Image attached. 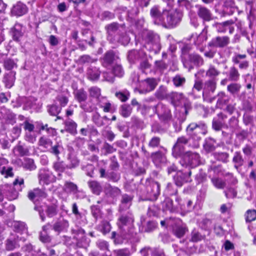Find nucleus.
I'll return each instance as SVG.
<instances>
[{
	"mask_svg": "<svg viewBox=\"0 0 256 256\" xmlns=\"http://www.w3.org/2000/svg\"><path fill=\"white\" fill-rule=\"evenodd\" d=\"M22 26L20 24H16L12 28V32L13 40L18 42L20 38L22 36Z\"/></svg>",
	"mask_w": 256,
	"mask_h": 256,
	"instance_id": "nucleus-24",
	"label": "nucleus"
},
{
	"mask_svg": "<svg viewBox=\"0 0 256 256\" xmlns=\"http://www.w3.org/2000/svg\"><path fill=\"white\" fill-rule=\"evenodd\" d=\"M4 166H2V168L0 170V172L2 175H4L6 178H8V176L12 177L14 176V174L12 172V168L10 166L6 167Z\"/></svg>",
	"mask_w": 256,
	"mask_h": 256,
	"instance_id": "nucleus-57",
	"label": "nucleus"
},
{
	"mask_svg": "<svg viewBox=\"0 0 256 256\" xmlns=\"http://www.w3.org/2000/svg\"><path fill=\"white\" fill-rule=\"evenodd\" d=\"M144 82L146 86V92L154 90L158 83L157 80L154 78H148L144 80Z\"/></svg>",
	"mask_w": 256,
	"mask_h": 256,
	"instance_id": "nucleus-28",
	"label": "nucleus"
},
{
	"mask_svg": "<svg viewBox=\"0 0 256 256\" xmlns=\"http://www.w3.org/2000/svg\"><path fill=\"white\" fill-rule=\"evenodd\" d=\"M38 178L40 184H48L56 180V177L52 172L48 169L40 170L38 174Z\"/></svg>",
	"mask_w": 256,
	"mask_h": 256,
	"instance_id": "nucleus-9",
	"label": "nucleus"
},
{
	"mask_svg": "<svg viewBox=\"0 0 256 256\" xmlns=\"http://www.w3.org/2000/svg\"><path fill=\"white\" fill-rule=\"evenodd\" d=\"M74 94L75 98L80 103L84 102L88 98L87 93L83 88L75 90Z\"/></svg>",
	"mask_w": 256,
	"mask_h": 256,
	"instance_id": "nucleus-33",
	"label": "nucleus"
},
{
	"mask_svg": "<svg viewBox=\"0 0 256 256\" xmlns=\"http://www.w3.org/2000/svg\"><path fill=\"white\" fill-rule=\"evenodd\" d=\"M114 41H116L122 45H126L129 43L130 38L124 30H122L118 36H114Z\"/></svg>",
	"mask_w": 256,
	"mask_h": 256,
	"instance_id": "nucleus-22",
	"label": "nucleus"
},
{
	"mask_svg": "<svg viewBox=\"0 0 256 256\" xmlns=\"http://www.w3.org/2000/svg\"><path fill=\"white\" fill-rule=\"evenodd\" d=\"M138 50H133L128 52V58L130 62H133L138 58Z\"/></svg>",
	"mask_w": 256,
	"mask_h": 256,
	"instance_id": "nucleus-59",
	"label": "nucleus"
},
{
	"mask_svg": "<svg viewBox=\"0 0 256 256\" xmlns=\"http://www.w3.org/2000/svg\"><path fill=\"white\" fill-rule=\"evenodd\" d=\"M156 108L158 116L164 120L168 121L170 119V110L166 105L162 103L158 104Z\"/></svg>",
	"mask_w": 256,
	"mask_h": 256,
	"instance_id": "nucleus-14",
	"label": "nucleus"
},
{
	"mask_svg": "<svg viewBox=\"0 0 256 256\" xmlns=\"http://www.w3.org/2000/svg\"><path fill=\"white\" fill-rule=\"evenodd\" d=\"M203 238L202 236L198 231L194 230L191 234L190 240L192 242H197Z\"/></svg>",
	"mask_w": 256,
	"mask_h": 256,
	"instance_id": "nucleus-61",
	"label": "nucleus"
},
{
	"mask_svg": "<svg viewBox=\"0 0 256 256\" xmlns=\"http://www.w3.org/2000/svg\"><path fill=\"white\" fill-rule=\"evenodd\" d=\"M4 66L6 70H10L14 68H16V64L14 60L10 58H7L4 62Z\"/></svg>",
	"mask_w": 256,
	"mask_h": 256,
	"instance_id": "nucleus-58",
	"label": "nucleus"
},
{
	"mask_svg": "<svg viewBox=\"0 0 256 256\" xmlns=\"http://www.w3.org/2000/svg\"><path fill=\"white\" fill-rule=\"evenodd\" d=\"M241 86L238 84H232L228 86V90L232 94H235L240 91Z\"/></svg>",
	"mask_w": 256,
	"mask_h": 256,
	"instance_id": "nucleus-60",
	"label": "nucleus"
},
{
	"mask_svg": "<svg viewBox=\"0 0 256 256\" xmlns=\"http://www.w3.org/2000/svg\"><path fill=\"white\" fill-rule=\"evenodd\" d=\"M68 160L69 161V164L67 166L70 168H74L79 164V160L77 158L72 154H70L68 155Z\"/></svg>",
	"mask_w": 256,
	"mask_h": 256,
	"instance_id": "nucleus-49",
	"label": "nucleus"
},
{
	"mask_svg": "<svg viewBox=\"0 0 256 256\" xmlns=\"http://www.w3.org/2000/svg\"><path fill=\"white\" fill-rule=\"evenodd\" d=\"M160 139L159 137L154 136L149 142L148 146L152 148H158L160 144Z\"/></svg>",
	"mask_w": 256,
	"mask_h": 256,
	"instance_id": "nucleus-64",
	"label": "nucleus"
},
{
	"mask_svg": "<svg viewBox=\"0 0 256 256\" xmlns=\"http://www.w3.org/2000/svg\"><path fill=\"white\" fill-rule=\"evenodd\" d=\"M88 92L90 96L94 98H96L98 100V102L100 100H101L100 98L101 92L100 89L96 86H93L89 88Z\"/></svg>",
	"mask_w": 256,
	"mask_h": 256,
	"instance_id": "nucleus-39",
	"label": "nucleus"
},
{
	"mask_svg": "<svg viewBox=\"0 0 256 256\" xmlns=\"http://www.w3.org/2000/svg\"><path fill=\"white\" fill-rule=\"evenodd\" d=\"M132 197L126 194L122 196L121 204L119 207V211L122 212L130 208L132 204Z\"/></svg>",
	"mask_w": 256,
	"mask_h": 256,
	"instance_id": "nucleus-20",
	"label": "nucleus"
},
{
	"mask_svg": "<svg viewBox=\"0 0 256 256\" xmlns=\"http://www.w3.org/2000/svg\"><path fill=\"white\" fill-rule=\"evenodd\" d=\"M19 240H22V238L18 236H16L14 234H12L7 239L6 243V248L8 250H12L19 246L17 242Z\"/></svg>",
	"mask_w": 256,
	"mask_h": 256,
	"instance_id": "nucleus-15",
	"label": "nucleus"
},
{
	"mask_svg": "<svg viewBox=\"0 0 256 256\" xmlns=\"http://www.w3.org/2000/svg\"><path fill=\"white\" fill-rule=\"evenodd\" d=\"M22 166L24 168L29 170H32L36 168L34 160L29 158H26L22 162Z\"/></svg>",
	"mask_w": 256,
	"mask_h": 256,
	"instance_id": "nucleus-45",
	"label": "nucleus"
},
{
	"mask_svg": "<svg viewBox=\"0 0 256 256\" xmlns=\"http://www.w3.org/2000/svg\"><path fill=\"white\" fill-rule=\"evenodd\" d=\"M134 216L129 212L121 214L117 222L118 236L124 240H130L131 242H134L136 234L134 230Z\"/></svg>",
	"mask_w": 256,
	"mask_h": 256,
	"instance_id": "nucleus-1",
	"label": "nucleus"
},
{
	"mask_svg": "<svg viewBox=\"0 0 256 256\" xmlns=\"http://www.w3.org/2000/svg\"><path fill=\"white\" fill-rule=\"evenodd\" d=\"M46 213L48 216L52 218L57 214V206L55 204H50L46 206Z\"/></svg>",
	"mask_w": 256,
	"mask_h": 256,
	"instance_id": "nucleus-53",
	"label": "nucleus"
},
{
	"mask_svg": "<svg viewBox=\"0 0 256 256\" xmlns=\"http://www.w3.org/2000/svg\"><path fill=\"white\" fill-rule=\"evenodd\" d=\"M106 194L112 198H116L120 194V190L116 187L108 186L105 190Z\"/></svg>",
	"mask_w": 256,
	"mask_h": 256,
	"instance_id": "nucleus-31",
	"label": "nucleus"
},
{
	"mask_svg": "<svg viewBox=\"0 0 256 256\" xmlns=\"http://www.w3.org/2000/svg\"><path fill=\"white\" fill-rule=\"evenodd\" d=\"M181 201L182 200L176 196L175 199L176 204H174L170 198H166L162 202V208L165 210H168L172 212H177L180 210H182L186 208L184 204H181Z\"/></svg>",
	"mask_w": 256,
	"mask_h": 256,
	"instance_id": "nucleus-8",
	"label": "nucleus"
},
{
	"mask_svg": "<svg viewBox=\"0 0 256 256\" xmlns=\"http://www.w3.org/2000/svg\"><path fill=\"white\" fill-rule=\"evenodd\" d=\"M132 108L129 104H124L120 108V113L124 118L130 116L132 114Z\"/></svg>",
	"mask_w": 256,
	"mask_h": 256,
	"instance_id": "nucleus-37",
	"label": "nucleus"
},
{
	"mask_svg": "<svg viewBox=\"0 0 256 256\" xmlns=\"http://www.w3.org/2000/svg\"><path fill=\"white\" fill-rule=\"evenodd\" d=\"M172 82L176 87L182 86L186 82V78L178 74L173 78Z\"/></svg>",
	"mask_w": 256,
	"mask_h": 256,
	"instance_id": "nucleus-51",
	"label": "nucleus"
},
{
	"mask_svg": "<svg viewBox=\"0 0 256 256\" xmlns=\"http://www.w3.org/2000/svg\"><path fill=\"white\" fill-rule=\"evenodd\" d=\"M171 99L173 104H176L177 102H181L184 98L182 94L176 92H172L169 94V98Z\"/></svg>",
	"mask_w": 256,
	"mask_h": 256,
	"instance_id": "nucleus-46",
	"label": "nucleus"
},
{
	"mask_svg": "<svg viewBox=\"0 0 256 256\" xmlns=\"http://www.w3.org/2000/svg\"><path fill=\"white\" fill-rule=\"evenodd\" d=\"M221 168L216 166L208 170L209 176H212L211 181L213 185L218 189H222L224 188V174Z\"/></svg>",
	"mask_w": 256,
	"mask_h": 256,
	"instance_id": "nucleus-4",
	"label": "nucleus"
},
{
	"mask_svg": "<svg viewBox=\"0 0 256 256\" xmlns=\"http://www.w3.org/2000/svg\"><path fill=\"white\" fill-rule=\"evenodd\" d=\"M224 124V117L222 112H220L213 120L212 127L216 130L221 129Z\"/></svg>",
	"mask_w": 256,
	"mask_h": 256,
	"instance_id": "nucleus-27",
	"label": "nucleus"
},
{
	"mask_svg": "<svg viewBox=\"0 0 256 256\" xmlns=\"http://www.w3.org/2000/svg\"><path fill=\"white\" fill-rule=\"evenodd\" d=\"M215 141L211 138H208L206 140V142L204 144V148L207 152L213 151L215 148Z\"/></svg>",
	"mask_w": 256,
	"mask_h": 256,
	"instance_id": "nucleus-48",
	"label": "nucleus"
},
{
	"mask_svg": "<svg viewBox=\"0 0 256 256\" xmlns=\"http://www.w3.org/2000/svg\"><path fill=\"white\" fill-rule=\"evenodd\" d=\"M108 34V38L114 41V36H118L122 30H124L123 26H120L117 23H112L106 27Z\"/></svg>",
	"mask_w": 256,
	"mask_h": 256,
	"instance_id": "nucleus-12",
	"label": "nucleus"
},
{
	"mask_svg": "<svg viewBox=\"0 0 256 256\" xmlns=\"http://www.w3.org/2000/svg\"><path fill=\"white\" fill-rule=\"evenodd\" d=\"M46 197V194L42 190L39 188H35L30 191L28 194V198L34 202L40 199Z\"/></svg>",
	"mask_w": 256,
	"mask_h": 256,
	"instance_id": "nucleus-18",
	"label": "nucleus"
},
{
	"mask_svg": "<svg viewBox=\"0 0 256 256\" xmlns=\"http://www.w3.org/2000/svg\"><path fill=\"white\" fill-rule=\"evenodd\" d=\"M64 190L66 192L76 193L78 187L76 184L72 182H66L64 185Z\"/></svg>",
	"mask_w": 256,
	"mask_h": 256,
	"instance_id": "nucleus-50",
	"label": "nucleus"
},
{
	"mask_svg": "<svg viewBox=\"0 0 256 256\" xmlns=\"http://www.w3.org/2000/svg\"><path fill=\"white\" fill-rule=\"evenodd\" d=\"M52 144V140L46 136H41L38 142V144L45 148H50Z\"/></svg>",
	"mask_w": 256,
	"mask_h": 256,
	"instance_id": "nucleus-38",
	"label": "nucleus"
},
{
	"mask_svg": "<svg viewBox=\"0 0 256 256\" xmlns=\"http://www.w3.org/2000/svg\"><path fill=\"white\" fill-rule=\"evenodd\" d=\"M188 58L190 62L194 66H200L202 65L204 63L202 58L197 54H190L189 55Z\"/></svg>",
	"mask_w": 256,
	"mask_h": 256,
	"instance_id": "nucleus-35",
	"label": "nucleus"
},
{
	"mask_svg": "<svg viewBox=\"0 0 256 256\" xmlns=\"http://www.w3.org/2000/svg\"><path fill=\"white\" fill-rule=\"evenodd\" d=\"M198 16L204 20L209 21L211 20V14L210 11L205 7L198 6Z\"/></svg>",
	"mask_w": 256,
	"mask_h": 256,
	"instance_id": "nucleus-25",
	"label": "nucleus"
},
{
	"mask_svg": "<svg viewBox=\"0 0 256 256\" xmlns=\"http://www.w3.org/2000/svg\"><path fill=\"white\" fill-rule=\"evenodd\" d=\"M88 186L92 192L98 195L102 191V187L100 184L96 181H90L88 182Z\"/></svg>",
	"mask_w": 256,
	"mask_h": 256,
	"instance_id": "nucleus-41",
	"label": "nucleus"
},
{
	"mask_svg": "<svg viewBox=\"0 0 256 256\" xmlns=\"http://www.w3.org/2000/svg\"><path fill=\"white\" fill-rule=\"evenodd\" d=\"M187 231V228L183 225L176 226L173 228V232L174 234L178 238L183 236Z\"/></svg>",
	"mask_w": 256,
	"mask_h": 256,
	"instance_id": "nucleus-42",
	"label": "nucleus"
},
{
	"mask_svg": "<svg viewBox=\"0 0 256 256\" xmlns=\"http://www.w3.org/2000/svg\"><path fill=\"white\" fill-rule=\"evenodd\" d=\"M13 226L14 228V232L24 234L27 232V228L26 224L24 222L16 221L13 223Z\"/></svg>",
	"mask_w": 256,
	"mask_h": 256,
	"instance_id": "nucleus-34",
	"label": "nucleus"
},
{
	"mask_svg": "<svg viewBox=\"0 0 256 256\" xmlns=\"http://www.w3.org/2000/svg\"><path fill=\"white\" fill-rule=\"evenodd\" d=\"M11 12L13 15L22 16L27 12L28 8L26 4L18 2L13 6Z\"/></svg>",
	"mask_w": 256,
	"mask_h": 256,
	"instance_id": "nucleus-17",
	"label": "nucleus"
},
{
	"mask_svg": "<svg viewBox=\"0 0 256 256\" xmlns=\"http://www.w3.org/2000/svg\"><path fill=\"white\" fill-rule=\"evenodd\" d=\"M68 226V221L62 219L59 220L53 225V229L54 231L60 233L61 232L66 230Z\"/></svg>",
	"mask_w": 256,
	"mask_h": 256,
	"instance_id": "nucleus-21",
	"label": "nucleus"
},
{
	"mask_svg": "<svg viewBox=\"0 0 256 256\" xmlns=\"http://www.w3.org/2000/svg\"><path fill=\"white\" fill-rule=\"evenodd\" d=\"M208 46H209L223 47L224 46V38L218 36L213 38L212 40L208 43Z\"/></svg>",
	"mask_w": 256,
	"mask_h": 256,
	"instance_id": "nucleus-44",
	"label": "nucleus"
},
{
	"mask_svg": "<svg viewBox=\"0 0 256 256\" xmlns=\"http://www.w3.org/2000/svg\"><path fill=\"white\" fill-rule=\"evenodd\" d=\"M188 140L185 136L178 138L172 148V154L176 157L180 156L184 152V146L188 144Z\"/></svg>",
	"mask_w": 256,
	"mask_h": 256,
	"instance_id": "nucleus-11",
	"label": "nucleus"
},
{
	"mask_svg": "<svg viewBox=\"0 0 256 256\" xmlns=\"http://www.w3.org/2000/svg\"><path fill=\"white\" fill-rule=\"evenodd\" d=\"M190 175L191 172H189L188 174L183 173L180 171L177 172L176 174L174 176L175 184L178 186H182L184 183L190 182Z\"/></svg>",
	"mask_w": 256,
	"mask_h": 256,
	"instance_id": "nucleus-13",
	"label": "nucleus"
},
{
	"mask_svg": "<svg viewBox=\"0 0 256 256\" xmlns=\"http://www.w3.org/2000/svg\"><path fill=\"white\" fill-rule=\"evenodd\" d=\"M50 225L46 224L42 226V230L40 232V239L42 242L47 243L50 242V236L48 235V230L50 229Z\"/></svg>",
	"mask_w": 256,
	"mask_h": 256,
	"instance_id": "nucleus-26",
	"label": "nucleus"
},
{
	"mask_svg": "<svg viewBox=\"0 0 256 256\" xmlns=\"http://www.w3.org/2000/svg\"><path fill=\"white\" fill-rule=\"evenodd\" d=\"M87 74L88 78L90 80H94L98 78L100 75V72L98 69L96 67L90 68L88 70Z\"/></svg>",
	"mask_w": 256,
	"mask_h": 256,
	"instance_id": "nucleus-36",
	"label": "nucleus"
},
{
	"mask_svg": "<svg viewBox=\"0 0 256 256\" xmlns=\"http://www.w3.org/2000/svg\"><path fill=\"white\" fill-rule=\"evenodd\" d=\"M63 149L61 142H57L56 144L50 148V152L58 158V155Z\"/></svg>",
	"mask_w": 256,
	"mask_h": 256,
	"instance_id": "nucleus-47",
	"label": "nucleus"
},
{
	"mask_svg": "<svg viewBox=\"0 0 256 256\" xmlns=\"http://www.w3.org/2000/svg\"><path fill=\"white\" fill-rule=\"evenodd\" d=\"M65 130L71 134H77V124L72 120L68 119L64 122Z\"/></svg>",
	"mask_w": 256,
	"mask_h": 256,
	"instance_id": "nucleus-23",
	"label": "nucleus"
},
{
	"mask_svg": "<svg viewBox=\"0 0 256 256\" xmlns=\"http://www.w3.org/2000/svg\"><path fill=\"white\" fill-rule=\"evenodd\" d=\"M186 132L194 140V144H190V145L192 148H197L200 146L199 141L201 139V136L206 133V126L202 122L191 123L186 128Z\"/></svg>",
	"mask_w": 256,
	"mask_h": 256,
	"instance_id": "nucleus-3",
	"label": "nucleus"
},
{
	"mask_svg": "<svg viewBox=\"0 0 256 256\" xmlns=\"http://www.w3.org/2000/svg\"><path fill=\"white\" fill-rule=\"evenodd\" d=\"M160 194V184L154 180H150L146 186V200H155Z\"/></svg>",
	"mask_w": 256,
	"mask_h": 256,
	"instance_id": "nucleus-6",
	"label": "nucleus"
},
{
	"mask_svg": "<svg viewBox=\"0 0 256 256\" xmlns=\"http://www.w3.org/2000/svg\"><path fill=\"white\" fill-rule=\"evenodd\" d=\"M246 222H251L256 219V210H248L245 214Z\"/></svg>",
	"mask_w": 256,
	"mask_h": 256,
	"instance_id": "nucleus-55",
	"label": "nucleus"
},
{
	"mask_svg": "<svg viewBox=\"0 0 256 256\" xmlns=\"http://www.w3.org/2000/svg\"><path fill=\"white\" fill-rule=\"evenodd\" d=\"M114 74L117 76L122 77L124 74V72L120 65L116 64L112 69Z\"/></svg>",
	"mask_w": 256,
	"mask_h": 256,
	"instance_id": "nucleus-63",
	"label": "nucleus"
},
{
	"mask_svg": "<svg viewBox=\"0 0 256 256\" xmlns=\"http://www.w3.org/2000/svg\"><path fill=\"white\" fill-rule=\"evenodd\" d=\"M98 102V106L103 108L105 112H110L111 110V104L108 102L104 98H102Z\"/></svg>",
	"mask_w": 256,
	"mask_h": 256,
	"instance_id": "nucleus-40",
	"label": "nucleus"
},
{
	"mask_svg": "<svg viewBox=\"0 0 256 256\" xmlns=\"http://www.w3.org/2000/svg\"><path fill=\"white\" fill-rule=\"evenodd\" d=\"M48 113L52 116H56L61 111V108L56 104H52L48 106Z\"/></svg>",
	"mask_w": 256,
	"mask_h": 256,
	"instance_id": "nucleus-54",
	"label": "nucleus"
},
{
	"mask_svg": "<svg viewBox=\"0 0 256 256\" xmlns=\"http://www.w3.org/2000/svg\"><path fill=\"white\" fill-rule=\"evenodd\" d=\"M150 15L154 22L156 24H158V22H161L160 19L163 15V12H160V7L158 6H155L151 8Z\"/></svg>",
	"mask_w": 256,
	"mask_h": 256,
	"instance_id": "nucleus-19",
	"label": "nucleus"
},
{
	"mask_svg": "<svg viewBox=\"0 0 256 256\" xmlns=\"http://www.w3.org/2000/svg\"><path fill=\"white\" fill-rule=\"evenodd\" d=\"M117 58L113 51H108L105 54L103 58V65L108 66L114 60Z\"/></svg>",
	"mask_w": 256,
	"mask_h": 256,
	"instance_id": "nucleus-29",
	"label": "nucleus"
},
{
	"mask_svg": "<svg viewBox=\"0 0 256 256\" xmlns=\"http://www.w3.org/2000/svg\"><path fill=\"white\" fill-rule=\"evenodd\" d=\"M182 17V12L178 10L168 11L167 12V20L164 23L168 26V28L175 26L180 22Z\"/></svg>",
	"mask_w": 256,
	"mask_h": 256,
	"instance_id": "nucleus-10",
	"label": "nucleus"
},
{
	"mask_svg": "<svg viewBox=\"0 0 256 256\" xmlns=\"http://www.w3.org/2000/svg\"><path fill=\"white\" fill-rule=\"evenodd\" d=\"M24 186V180L22 178H17L13 182V185L4 184L0 186V193L8 200H15L18 196V191L22 190Z\"/></svg>",
	"mask_w": 256,
	"mask_h": 256,
	"instance_id": "nucleus-2",
	"label": "nucleus"
},
{
	"mask_svg": "<svg viewBox=\"0 0 256 256\" xmlns=\"http://www.w3.org/2000/svg\"><path fill=\"white\" fill-rule=\"evenodd\" d=\"M36 134L35 130L26 132L25 133V140L30 143H34L36 140Z\"/></svg>",
	"mask_w": 256,
	"mask_h": 256,
	"instance_id": "nucleus-56",
	"label": "nucleus"
},
{
	"mask_svg": "<svg viewBox=\"0 0 256 256\" xmlns=\"http://www.w3.org/2000/svg\"><path fill=\"white\" fill-rule=\"evenodd\" d=\"M22 248L24 252L28 253L26 256H36L37 255H40L39 254L40 252V250H36L35 247L33 246L31 244H26Z\"/></svg>",
	"mask_w": 256,
	"mask_h": 256,
	"instance_id": "nucleus-30",
	"label": "nucleus"
},
{
	"mask_svg": "<svg viewBox=\"0 0 256 256\" xmlns=\"http://www.w3.org/2000/svg\"><path fill=\"white\" fill-rule=\"evenodd\" d=\"M115 96L121 102H125L128 99L130 94L128 90H125L122 92H116Z\"/></svg>",
	"mask_w": 256,
	"mask_h": 256,
	"instance_id": "nucleus-52",
	"label": "nucleus"
},
{
	"mask_svg": "<svg viewBox=\"0 0 256 256\" xmlns=\"http://www.w3.org/2000/svg\"><path fill=\"white\" fill-rule=\"evenodd\" d=\"M156 96L160 99L169 98V94L167 93V89L164 86H160L156 92Z\"/></svg>",
	"mask_w": 256,
	"mask_h": 256,
	"instance_id": "nucleus-43",
	"label": "nucleus"
},
{
	"mask_svg": "<svg viewBox=\"0 0 256 256\" xmlns=\"http://www.w3.org/2000/svg\"><path fill=\"white\" fill-rule=\"evenodd\" d=\"M180 163L184 166H190L194 168L200 164V156L196 152H186L183 156Z\"/></svg>",
	"mask_w": 256,
	"mask_h": 256,
	"instance_id": "nucleus-7",
	"label": "nucleus"
},
{
	"mask_svg": "<svg viewBox=\"0 0 256 256\" xmlns=\"http://www.w3.org/2000/svg\"><path fill=\"white\" fill-rule=\"evenodd\" d=\"M216 88V82L214 80H206L203 84L202 98L204 101L211 103L215 99L212 94Z\"/></svg>",
	"mask_w": 256,
	"mask_h": 256,
	"instance_id": "nucleus-5",
	"label": "nucleus"
},
{
	"mask_svg": "<svg viewBox=\"0 0 256 256\" xmlns=\"http://www.w3.org/2000/svg\"><path fill=\"white\" fill-rule=\"evenodd\" d=\"M146 36L148 43L152 44L153 49L157 50L160 48V39L157 34L148 32H146Z\"/></svg>",
	"mask_w": 256,
	"mask_h": 256,
	"instance_id": "nucleus-16",
	"label": "nucleus"
},
{
	"mask_svg": "<svg viewBox=\"0 0 256 256\" xmlns=\"http://www.w3.org/2000/svg\"><path fill=\"white\" fill-rule=\"evenodd\" d=\"M151 158L155 164L163 163L166 162L165 156L160 151L152 153Z\"/></svg>",
	"mask_w": 256,
	"mask_h": 256,
	"instance_id": "nucleus-32",
	"label": "nucleus"
},
{
	"mask_svg": "<svg viewBox=\"0 0 256 256\" xmlns=\"http://www.w3.org/2000/svg\"><path fill=\"white\" fill-rule=\"evenodd\" d=\"M14 152L16 154H18L21 156L26 155L28 152L26 149H25L22 146L18 145L16 146L14 148Z\"/></svg>",
	"mask_w": 256,
	"mask_h": 256,
	"instance_id": "nucleus-62",
	"label": "nucleus"
}]
</instances>
